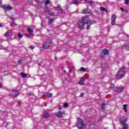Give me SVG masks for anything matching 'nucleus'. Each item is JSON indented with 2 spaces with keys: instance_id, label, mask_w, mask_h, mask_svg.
Here are the masks:
<instances>
[{
  "instance_id": "f257e3e1",
  "label": "nucleus",
  "mask_w": 129,
  "mask_h": 129,
  "mask_svg": "<svg viewBox=\"0 0 129 129\" xmlns=\"http://www.w3.org/2000/svg\"><path fill=\"white\" fill-rule=\"evenodd\" d=\"M85 24H87V30H89V29H90V26H91L92 24H94V20H89V18H88L87 16H84L83 17L82 21L79 22L78 27L80 30H83Z\"/></svg>"
},
{
  "instance_id": "f03ea898",
  "label": "nucleus",
  "mask_w": 129,
  "mask_h": 129,
  "mask_svg": "<svg viewBox=\"0 0 129 129\" xmlns=\"http://www.w3.org/2000/svg\"><path fill=\"white\" fill-rule=\"evenodd\" d=\"M126 117H122L120 119V122L121 124H123V127L121 129H127L128 127V124L125 123L127 121Z\"/></svg>"
},
{
  "instance_id": "7ed1b4c3",
  "label": "nucleus",
  "mask_w": 129,
  "mask_h": 129,
  "mask_svg": "<svg viewBox=\"0 0 129 129\" xmlns=\"http://www.w3.org/2000/svg\"><path fill=\"white\" fill-rule=\"evenodd\" d=\"M125 72V69L124 68H121L116 75V78L117 79H121L124 76Z\"/></svg>"
},
{
  "instance_id": "20e7f679",
  "label": "nucleus",
  "mask_w": 129,
  "mask_h": 129,
  "mask_svg": "<svg viewBox=\"0 0 129 129\" xmlns=\"http://www.w3.org/2000/svg\"><path fill=\"white\" fill-rule=\"evenodd\" d=\"M51 45H52V41L50 39H47L43 44V49H49Z\"/></svg>"
},
{
  "instance_id": "39448f33",
  "label": "nucleus",
  "mask_w": 129,
  "mask_h": 129,
  "mask_svg": "<svg viewBox=\"0 0 129 129\" xmlns=\"http://www.w3.org/2000/svg\"><path fill=\"white\" fill-rule=\"evenodd\" d=\"M78 122H77V126L78 128L81 129L83 128L84 126H85V124L83 122V120L80 118H78Z\"/></svg>"
},
{
  "instance_id": "423d86ee",
  "label": "nucleus",
  "mask_w": 129,
  "mask_h": 129,
  "mask_svg": "<svg viewBox=\"0 0 129 129\" xmlns=\"http://www.w3.org/2000/svg\"><path fill=\"white\" fill-rule=\"evenodd\" d=\"M2 8L5 11V12H9V11H11V10H13V7H12V6H7L3 5Z\"/></svg>"
},
{
  "instance_id": "0eeeda50",
  "label": "nucleus",
  "mask_w": 129,
  "mask_h": 129,
  "mask_svg": "<svg viewBox=\"0 0 129 129\" xmlns=\"http://www.w3.org/2000/svg\"><path fill=\"white\" fill-rule=\"evenodd\" d=\"M56 116H57V117H62L64 114H65V112H64V111H59L57 113H55Z\"/></svg>"
},
{
  "instance_id": "6e6552de",
  "label": "nucleus",
  "mask_w": 129,
  "mask_h": 129,
  "mask_svg": "<svg viewBox=\"0 0 129 129\" xmlns=\"http://www.w3.org/2000/svg\"><path fill=\"white\" fill-rule=\"evenodd\" d=\"M115 20H116V15L113 14L111 17V25H115Z\"/></svg>"
},
{
  "instance_id": "1a4fd4ad",
  "label": "nucleus",
  "mask_w": 129,
  "mask_h": 129,
  "mask_svg": "<svg viewBox=\"0 0 129 129\" xmlns=\"http://www.w3.org/2000/svg\"><path fill=\"white\" fill-rule=\"evenodd\" d=\"M18 95H19V91H18V90L12 91V96L13 97H17Z\"/></svg>"
},
{
  "instance_id": "9d476101",
  "label": "nucleus",
  "mask_w": 129,
  "mask_h": 129,
  "mask_svg": "<svg viewBox=\"0 0 129 129\" xmlns=\"http://www.w3.org/2000/svg\"><path fill=\"white\" fill-rule=\"evenodd\" d=\"M105 55H108V50L106 49H104L101 53V56L102 57H103V56H105Z\"/></svg>"
},
{
  "instance_id": "9b49d317",
  "label": "nucleus",
  "mask_w": 129,
  "mask_h": 129,
  "mask_svg": "<svg viewBox=\"0 0 129 129\" xmlns=\"http://www.w3.org/2000/svg\"><path fill=\"white\" fill-rule=\"evenodd\" d=\"M90 13H91V10L90 9H84L83 11V14H90Z\"/></svg>"
},
{
  "instance_id": "f8f14e48",
  "label": "nucleus",
  "mask_w": 129,
  "mask_h": 129,
  "mask_svg": "<svg viewBox=\"0 0 129 129\" xmlns=\"http://www.w3.org/2000/svg\"><path fill=\"white\" fill-rule=\"evenodd\" d=\"M123 89H124L123 88H115L114 91H116V92H121Z\"/></svg>"
},
{
  "instance_id": "ddd939ff",
  "label": "nucleus",
  "mask_w": 129,
  "mask_h": 129,
  "mask_svg": "<svg viewBox=\"0 0 129 129\" xmlns=\"http://www.w3.org/2000/svg\"><path fill=\"white\" fill-rule=\"evenodd\" d=\"M72 5H79V2L78 0H74L72 2Z\"/></svg>"
},
{
  "instance_id": "4468645a",
  "label": "nucleus",
  "mask_w": 129,
  "mask_h": 129,
  "mask_svg": "<svg viewBox=\"0 0 129 129\" xmlns=\"http://www.w3.org/2000/svg\"><path fill=\"white\" fill-rule=\"evenodd\" d=\"M27 31L30 34V35H32V34H33V29H32L31 28H27Z\"/></svg>"
},
{
  "instance_id": "2eb2a0df",
  "label": "nucleus",
  "mask_w": 129,
  "mask_h": 129,
  "mask_svg": "<svg viewBox=\"0 0 129 129\" xmlns=\"http://www.w3.org/2000/svg\"><path fill=\"white\" fill-rule=\"evenodd\" d=\"M44 118H48V117H49L50 116V114L48 113H45L43 115Z\"/></svg>"
},
{
  "instance_id": "dca6fc26",
  "label": "nucleus",
  "mask_w": 129,
  "mask_h": 129,
  "mask_svg": "<svg viewBox=\"0 0 129 129\" xmlns=\"http://www.w3.org/2000/svg\"><path fill=\"white\" fill-rule=\"evenodd\" d=\"M45 96H47V97L49 98L52 97V96H53V94L50 93H47L46 94Z\"/></svg>"
},
{
  "instance_id": "f3484780",
  "label": "nucleus",
  "mask_w": 129,
  "mask_h": 129,
  "mask_svg": "<svg viewBox=\"0 0 129 129\" xmlns=\"http://www.w3.org/2000/svg\"><path fill=\"white\" fill-rule=\"evenodd\" d=\"M105 107V104L103 103L101 106L102 111H104V107Z\"/></svg>"
},
{
  "instance_id": "a211bd4d",
  "label": "nucleus",
  "mask_w": 129,
  "mask_h": 129,
  "mask_svg": "<svg viewBox=\"0 0 129 129\" xmlns=\"http://www.w3.org/2000/svg\"><path fill=\"white\" fill-rule=\"evenodd\" d=\"M20 75L22 77V78H25L27 77V74H26L21 73Z\"/></svg>"
},
{
  "instance_id": "6ab92c4d",
  "label": "nucleus",
  "mask_w": 129,
  "mask_h": 129,
  "mask_svg": "<svg viewBox=\"0 0 129 129\" xmlns=\"http://www.w3.org/2000/svg\"><path fill=\"white\" fill-rule=\"evenodd\" d=\"M110 88L112 89V90H114V91L115 90V88H116V87H114V85L112 84H111Z\"/></svg>"
},
{
  "instance_id": "aec40b11",
  "label": "nucleus",
  "mask_w": 129,
  "mask_h": 129,
  "mask_svg": "<svg viewBox=\"0 0 129 129\" xmlns=\"http://www.w3.org/2000/svg\"><path fill=\"white\" fill-rule=\"evenodd\" d=\"M87 4H89L90 5H91V6L94 5V2L92 1H90L87 2Z\"/></svg>"
},
{
  "instance_id": "412c9836",
  "label": "nucleus",
  "mask_w": 129,
  "mask_h": 129,
  "mask_svg": "<svg viewBox=\"0 0 129 129\" xmlns=\"http://www.w3.org/2000/svg\"><path fill=\"white\" fill-rule=\"evenodd\" d=\"M53 22H54L53 18H50L48 20V24H51V23H53Z\"/></svg>"
},
{
  "instance_id": "4be33fe9",
  "label": "nucleus",
  "mask_w": 129,
  "mask_h": 129,
  "mask_svg": "<svg viewBox=\"0 0 129 129\" xmlns=\"http://www.w3.org/2000/svg\"><path fill=\"white\" fill-rule=\"evenodd\" d=\"M123 106L124 107V110L125 112H126V111H127L126 107H127V105L125 104V105H123Z\"/></svg>"
},
{
  "instance_id": "5701e85b",
  "label": "nucleus",
  "mask_w": 129,
  "mask_h": 129,
  "mask_svg": "<svg viewBox=\"0 0 129 129\" xmlns=\"http://www.w3.org/2000/svg\"><path fill=\"white\" fill-rule=\"evenodd\" d=\"M79 84L80 85H84V82L83 81H82L81 80L79 82Z\"/></svg>"
},
{
  "instance_id": "b1692460",
  "label": "nucleus",
  "mask_w": 129,
  "mask_h": 129,
  "mask_svg": "<svg viewBox=\"0 0 129 129\" xmlns=\"http://www.w3.org/2000/svg\"><path fill=\"white\" fill-rule=\"evenodd\" d=\"M81 71H82V72H85V71H86V69L84 68H81L80 69Z\"/></svg>"
},
{
  "instance_id": "393cba45",
  "label": "nucleus",
  "mask_w": 129,
  "mask_h": 129,
  "mask_svg": "<svg viewBox=\"0 0 129 129\" xmlns=\"http://www.w3.org/2000/svg\"><path fill=\"white\" fill-rule=\"evenodd\" d=\"M61 9V6L60 5H57V7L55 8V10H58Z\"/></svg>"
},
{
  "instance_id": "a878e982",
  "label": "nucleus",
  "mask_w": 129,
  "mask_h": 129,
  "mask_svg": "<svg viewBox=\"0 0 129 129\" xmlns=\"http://www.w3.org/2000/svg\"><path fill=\"white\" fill-rule=\"evenodd\" d=\"M10 35V31H7L6 33L4 34V36H8Z\"/></svg>"
},
{
  "instance_id": "bb28decb",
  "label": "nucleus",
  "mask_w": 129,
  "mask_h": 129,
  "mask_svg": "<svg viewBox=\"0 0 129 129\" xmlns=\"http://www.w3.org/2000/svg\"><path fill=\"white\" fill-rule=\"evenodd\" d=\"M81 80L82 81H83V82H84V81H85V80H86V78H85V77H82Z\"/></svg>"
},
{
  "instance_id": "cd10ccee",
  "label": "nucleus",
  "mask_w": 129,
  "mask_h": 129,
  "mask_svg": "<svg viewBox=\"0 0 129 129\" xmlns=\"http://www.w3.org/2000/svg\"><path fill=\"white\" fill-rule=\"evenodd\" d=\"M101 12H104V10H105V8L103 7H101L100 8Z\"/></svg>"
},
{
  "instance_id": "c85d7f7f",
  "label": "nucleus",
  "mask_w": 129,
  "mask_h": 129,
  "mask_svg": "<svg viewBox=\"0 0 129 129\" xmlns=\"http://www.w3.org/2000/svg\"><path fill=\"white\" fill-rule=\"evenodd\" d=\"M25 35V37H27L28 38H30L31 37V35H30L29 34H28V33H26Z\"/></svg>"
},
{
  "instance_id": "c756f323",
  "label": "nucleus",
  "mask_w": 129,
  "mask_h": 129,
  "mask_svg": "<svg viewBox=\"0 0 129 129\" xmlns=\"http://www.w3.org/2000/svg\"><path fill=\"white\" fill-rule=\"evenodd\" d=\"M18 36L19 38H23V35L20 33H18Z\"/></svg>"
},
{
  "instance_id": "7c9ffc66",
  "label": "nucleus",
  "mask_w": 129,
  "mask_h": 129,
  "mask_svg": "<svg viewBox=\"0 0 129 129\" xmlns=\"http://www.w3.org/2000/svg\"><path fill=\"white\" fill-rule=\"evenodd\" d=\"M50 4V1L48 0L45 1V5H49Z\"/></svg>"
},
{
  "instance_id": "2f4dec72",
  "label": "nucleus",
  "mask_w": 129,
  "mask_h": 129,
  "mask_svg": "<svg viewBox=\"0 0 129 129\" xmlns=\"http://www.w3.org/2000/svg\"><path fill=\"white\" fill-rule=\"evenodd\" d=\"M125 5H128V4H129V1H128V0H126V1H125Z\"/></svg>"
},
{
  "instance_id": "473e14b6",
  "label": "nucleus",
  "mask_w": 129,
  "mask_h": 129,
  "mask_svg": "<svg viewBox=\"0 0 129 129\" xmlns=\"http://www.w3.org/2000/svg\"><path fill=\"white\" fill-rule=\"evenodd\" d=\"M22 63H23V60H20L18 61V63L19 64H22Z\"/></svg>"
},
{
  "instance_id": "72a5a7b5",
  "label": "nucleus",
  "mask_w": 129,
  "mask_h": 129,
  "mask_svg": "<svg viewBox=\"0 0 129 129\" xmlns=\"http://www.w3.org/2000/svg\"><path fill=\"white\" fill-rule=\"evenodd\" d=\"M63 106H64V107H68V104H67V103L64 104Z\"/></svg>"
},
{
  "instance_id": "f704fd0d",
  "label": "nucleus",
  "mask_w": 129,
  "mask_h": 129,
  "mask_svg": "<svg viewBox=\"0 0 129 129\" xmlns=\"http://www.w3.org/2000/svg\"><path fill=\"white\" fill-rule=\"evenodd\" d=\"M35 48V47H34L33 45H31V46H30V49H31V50H33V49H34Z\"/></svg>"
},
{
  "instance_id": "c9c22d12",
  "label": "nucleus",
  "mask_w": 129,
  "mask_h": 129,
  "mask_svg": "<svg viewBox=\"0 0 129 129\" xmlns=\"http://www.w3.org/2000/svg\"><path fill=\"white\" fill-rule=\"evenodd\" d=\"M120 10H121V11H122V12H124V9L122 8H120Z\"/></svg>"
},
{
  "instance_id": "e433bc0d",
  "label": "nucleus",
  "mask_w": 129,
  "mask_h": 129,
  "mask_svg": "<svg viewBox=\"0 0 129 129\" xmlns=\"http://www.w3.org/2000/svg\"><path fill=\"white\" fill-rule=\"evenodd\" d=\"M83 95H84V93H82L81 94V95H80V97H82L83 96Z\"/></svg>"
},
{
  "instance_id": "4c0bfd02",
  "label": "nucleus",
  "mask_w": 129,
  "mask_h": 129,
  "mask_svg": "<svg viewBox=\"0 0 129 129\" xmlns=\"http://www.w3.org/2000/svg\"><path fill=\"white\" fill-rule=\"evenodd\" d=\"M49 15H50V16H54V13H52V14H50Z\"/></svg>"
},
{
  "instance_id": "58836bf2",
  "label": "nucleus",
  "mask_w": 129,
  "mask_h": 129,
  "mask_svg": "<svg viewBox=\"0 0 129 129\" xmlns=\"http://www.w3.org/2000/svg\"><path fill=\"white\" fill-rule=\"evenodd\" d=\"M2 6V0H0V7Z\"/></svg>"
},
{
  "instance_id": "ea45409f",
  "label": "nucleus",
  "mask_w": 129,
  "mask_h": 129,
  "mask_svg": "<svg viewBox=\"0 0 129 129\" xmlns=\"http://www.w3.org/2000/svg\"><path fill=\"white\" fill-rule=\"evenodd\" d=\"M104 11L105 12H107V10H106V9H105Z\"/></svg>"
},
{
  "instance_id": "a19ab883",
  "label": "nucleus",
  "mask_w": 129,
  "mask_h": 129,
  "mask_svg": "<svg viewBox=\"0 0 129 129\" xmlns=\"http://www.w3.org/2000/svg\"><path fill=\"white\" fill-rule=\"evenodd\" d=\"M3 27V26L2 25V24L0 23V27Z\"/></svg>"
},
{
  "instance_id": "79ce46f5",
  "label": "nucleus",
  "mask_w": 129,
  "mask_h": 129,
  "mask_svg": "<svg viewBox=\"0 0 129 129\" xmlns=\"http://www.w3.org/2000/svg\"><path fill=\"white\" fill-rule=\"evenodd\" d=\"M0 88H2V84H0Z\"/></svg>"
},
{
  "instance_id": "37998d69",
  "label": "nucleus",
  "mask_w": 129,
  "mask_h": 129,
  "mask_svg": "<svg viewBox=\"0 0 129 129\" xmlns=\"http://www.w3.org/2000/svg\"><path fill=\"white\" fill-rule=\"evenodd\" d=\"M35 2H39V0H34Z\"/></svg>"
},
{
  "instance_id": "c03bdc74",
  "label": "nucleus",
  "mask_w": 129,
  "mask_h": 129,
  "mask_svg": "<svg viewBox=\"0 0 129 129\" xmlns=\"http://www.w3.org/2000/svg\"><path fill=\"white\" fill-rule=\"evenodd\" d=\"M59 109H62V108H61V107H60L59 108Z\"/></svg>"
},
{
  "instance_id": "a18cd8bd",
  "label": "nucleus",
  "mask_w": 129,
  "mask_h": 129,
  "mask_svg": "<svg viewBox=\"0 0 129 129\" xmlns=\"http://www.w3.org/2000/svg\"><path fill=\"white\" fill-rule=\"evenodd\" d=\"M64 72L65 73H66V71H64Z\"/></svg>"
},
{
  "instance_id": "49530a36",
  "label": "nucleus",
  "mask_w": 129,
  "mask_h": 129,
  "mask_svg": "<svg viewBox=\"0 0 129 129\" xmlns=\"http://www.w3.org/2000/svg\"><path fill=\"white\" fill-rule=\"evenodd\" d=\"M38 65H41V64H40V63H38Z\"/></svg>"
},
{
  "instance_id": "de8ad7c7",
  "label": "nucleus",
  "mask_w": 129,
  "mask_h": 129,
  "mask_svg": "<svg viewBox=\"0 0 129 129\" xmlns=\"http://www.w3.org/2000/svg\"><path fill=\"white\" fill-rule=\"evenodd\" d=\"M30 95H32V94H30Z\"/></svg>"
},
{
  "instance_id": "09e8293b",
  "label": "nucleus",
  "mask_w": 129,
  "mask_h": 129,
  "mask_svg": "<svg viewBox=\"0 0 129 129\" xmlns=\"http://www.w3.org/2000/svg\"><path fill=\"white\" fill-rule=\"evenodd\" d=\"M4 50H5V48H3Z\"/></svg>"
},
{
  "instance_id": "8fccbe9b",
  "label": "nucleus",
  "mask_w": 129,
  "mask_h": 129,
  "mask_svg": "<svg viewBox=\"0 0 129 129\" xmlns=\"http://www.w3.org/2000/svg\"><path fill=\"white\" fill-rule=\"evenodd\" d=\"M128 64H129V62H128Z\"/></svg>"
}]
</instances>
